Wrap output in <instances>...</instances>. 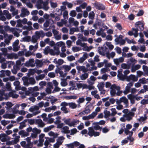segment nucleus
<instances>
[{
    "instance_id": "e433bc0d",
    "label": "nucleus",
    "mask_w": 148,
    "mask_h": 148,
    "mask_svg": "<svg viewBox=\"0 0 148 148\" xmlns=\"http://www.w3.org/2000/svg\"><path fill=\"white\" fill-rule=\"evenodd\" d=\"M69 128L67 126L63 127L61 129V132L64 134H68L70 133V130H69Z\"/></svg>"
},
{
    "instance_id": "dca6fc26",
    "label": "nucleus",
    "mask_w": 148,
    "mask_h": 148,
    "mask_svg": "<svg viewBox=\"0 0 148 148\" xmlns=\"http://www.w3.org/2000/svg\"><path fill=\"white\" fill-rule=\"evenodd\" d=\"M44 53L45 55L48 54L49 53L51 55L54 56L56 55L54 49H50L49 47L48 46L45 49Z\"/></svg>"
},
{
    "instance_id": "49530a36",
    "label": "nucleus",
    "mask_w": 148,
    "mask_h": 148,
    "mask_svg": "<svg viewBox=\"0 0 148 148\" xmlns=\"http://www.w3.org/2000/svg\"><path fill=\"white\" fill-rule=\"evenodd\" d=\"M71 119L70 118H68L66 119L65 118H64L62 119V121H63L64 123L66 125H68L70 127V125L71 124Z\"/></svg>"
},
{
    "instance_id": "8fccbe9b",
    "label": "nucleus",
    "mask_w": 148,
    "mask_h": 148,
    "mask_svg": "<svg viewBox=\"0 0 148 148\" xmlns=\"http://www.w3.org/2000/svg\"><path fill=\"white\" fill-rule=\"evenodd\" d=\"M43 62L40 60H39L36 59L35 61V64H36L37 65V66L40 67H41L43 64V62Z\"/></svg>"
},
{
    "instance_id": "a19ab883",
    "label": "nucleus",
    "mask_w": 148,
    "mask_h": 148,
    "mask_svg": "<svg viewBox=\"0 0 148 148\" xmlns=\"http://www.w3.org/2000/svg\"><path fill=\"white\" fill-rule=\"evenodd\" d=\"M79 145V143L77 141H75L72 143L68 144L67 146L69 148H74L75 147H76Z\"/></svg>"
},
{
    "instance_id": "f03ea898",
    "label": "nucleus",
    "mask_w": 148,
    "mask_h": 148,
    "mask_svg": "<svg viewBox=\"0 0 148 148\" xmlns=\"http://www.w3.org/2000/svg\"><path fill=\"white\" fill-rule=\"evenodd\" d=\"M121 87L116 86L115 84L112 85L111 87L110 93L112 96L115 95L121 96L123 92L122 90H120Z\"/></svg>"
},
{
    "instance_id": "bb28decb",
    "label": "nucleus",
    "mask_w": 148,
    "mask_h": 148,
    "mask_svg": "<svg viewBox=\"0 0 148 148\" xmlns=\"http://www.w3.org/2000/svg\"><path fill=\"white\" fill-rule=\"evenodd\" d=\"M10 11L12 12V14L13 16L16 15L18 14V10L16 9L12 6H10Z\"/></svg>"
},
{
    "instance_id": "774afa93",
    "label": "nucleus",
    "mask_w": 148,
    "mask_h": 148,
    "mask_svg": "<svg viewBox=\"0 0 148 148\" xmlns=\"http://www.w3.org/2000/svg\"><path fill=\"white\" fill-rule=\"evenodd\" d=\"M45 75L44 74H40L36 77V79L38 81L40 80H42L45 78Z\"/></svg>"
},
{
    "instance_id": "4c0bfd02",
    "label": "nucleus",
    "mask_w": 148,
    "mask_h": 148,
    "mask_svg": "<svg viewBox=\"0 0 148 148\" xmlns=\"http://www.w3.org/2000/svg\"><path fill=\"white\" fill-rule=\"evenodd\" d=\"M128 99L130 100L131 103L134 104L135 103V96H133L132 94H129L127 96Z\"/></svg>"
},
{
    "instance_id": "680f3d73",
    "label": "nucleus",
    "mask_w": 148,
    "mask_h": 148,
    "mask_svg": "<svg viewBox=\"0 0 148 148\" xmlns=\"http://www.w3.org/2000/svg\"><path fill=\"white\" fill-rule=\"evenodd\" d=\"M70 85L71 86L69 88V90H72L76 89V85L75 83L73 82H70Z\"/></svg>"
},
{
    "instance_id": "a18cd8bd",
    "label": "nucleus",
    "mask_w": 148,
    "mask_h": 148,
    "mask_svg": "<svg viewBox=\"0 0 148 148\" xmlns=\"http://www.w3.org/2000/svg\"><path fill=\"white\" fill-rule=\"evenodd\" d=\"M28 89L30 92L31 93L38 91L39 90V88L37 86H35L34 87H30Z\"/></svg>"
},
{
    "instance_id": "a878e982",
    "label": "nucleus",
    "mask_w": 148,
    "mask_h": 148,
    "mask_svg": "<svg viewBox=\"0 0 148 148\" xmlns=\"http://www.w3.org/2000/svg\"><path fill=\"white\" fill-rule=\"evenodd\" d=\"M132 127V126L130 124H127L126 125V128L125 130V133L126 134H129L131 133V132H132V131H129V130L131 129Z\"/></svg>"
},
{
    "instance_id": "79ce46f5",
    "label": "nucleus",
    "mask_w": 148,
    "mask_h": 148,
    "mask_svg": "<svg viewBox=\"0 0 148 148\" xmlns=\"http://www.w3.org/2000/svg\"><path fill=\"white\" fill-rule=\"evenodd\" d=\"M7 135L4 134H0V140L2 142H5L7 140Z\"/></svg>"
},
{
    "instance_id": "f8f14e48",
    "label": "nucleus",
    "mask_w": 148,
    "mask_h": 148,
    "mask_svg": "<svg viewBox=\"0 0 148 148\" xmlns=\"http://www.w3.org/2000/svg\"><path fill=\"white\" fill-rule=\"evenodd\" d=\"M88 134L91 137L92 136L96 137L100 135V132L96 131L92 127H89L88 128Z\"/></svg>"
},
{
    "instance_id": "39448f33",
    "label": "nucleus",
    "mask_w": 148,
    "mask_h": 148,
    "mask_svg": "<svg viewBox=\"0 0 148 148\" xmlns=\"http://www.w3.org/2000/svg\"><path fill=\"white\" fill-rule=\"evenodd\" d=\"M23 84L26 86H28L29 85H33L36 83V81L34 77H23L22 78Z\"/></svg>"
},
{
    "instance_id": "58836bf2",
    "label": "nucleus",
    "mask_w": 148,
    "mask_h": 148,
    "mask_svg": "<svg viewBox=\"0 0 148 148\" xmlns=\"http://www.w3.org/2000/svg\"><path fill=\"white\" fill-rule=\"evenodd\" d=\"M3 14L6 16L7 19H10L12 18V15L11 14L9 13L8 11L4 10L3 11Z\"/></svg>"
},
{
    "instance_id": "f3484780",
    "label": "nucleus",
    "mask_w": 148,
    "mask_h": 148,
    "mask_svg": "<svg viewBox=\"0 0 148 148\" xmlns=\"http://www.w3.org/2000/svg\"><path fill=\"white\" fill-rule=\"evenodd\" d=\"M25 65L27 67H34L35 66L34 60V59H31L29 61L26 62L25 64Z\"/></svg>"
},
{
    "instance_id": "ddd939ff",
    "label": "nucleus",
    "mask_w": 148,
    "mask_h": 148,
    "mask_svg": "<svg viewBox=\"0 0 148 148\" xmlns=\"http://www.w3.org/2000/svg\"><path fill=\"white\" fill-rule=\"evenodd\" d=\"M39 110L38 107L35 106L30 107L29 109V111L32 112L34 116H36L40 112V111Z\"/></svg>"
},
{
    "instance_id": "3c124183",
    "label": "nucleus",
    "mask_w": 148,
    "mask_h": 148,
    "mask_svg": "<svg viewBox=\"0 0 148 148\" xmlns=\"http://www.w3.org/2000/svg\"><path fill=\"white\" fill-rule=\"evenodd\" d=\"M93 114H91L88 116H85L82 117V119L83 120H88L90 119H93L95 117L93 115Z\"/></svg>"
},
{
    "instance_id": "0e129e2a",
    "label": "nucleus",
    "mask_w": 148,
    "mask_h": 148,
    "mask_svg": "<svg viewBox=\"0 0 148 148\" xmlns=\"http://www.w3.org/2000/svg\"><path fill=\"white\" fill-rule=\"evenodd\" d=\"M100 111V108L97 107L95 109V111L93 112L92 114H93V115L95 117L97 114Z\"/></svg>"
},
{
    "instance_id": "9b49d317",
    "label": "nucleus",
    "mask_w": 148,
    "mask_h": 148,
    "mask_svg": "<svg viewBox=\"0 0 148 148\" xmlns=\"http://www.w3.org/2000/svg\"><path fill=\"white\" fill-rule=\"evenodd\" d=\"M63 45H65V43L62 41H60L56 43L54 46V50L56 55H58L59 54L60 51L59 48L62 47Z\"/></svg>"
},
{
    "instance_id": "de8ad7c7",
    "label": "nucleus",
    "mask_w": 148,
    "mask_h": 148,
    "mask_svg": "<svg viewBox=\"0 0 148 148\" xmlns=\"http://www.w3.org/2000/svg\"><path fill=\"white\" fill-rule=\"evenodd\" d=\"M76 69L78 71V72L79 73L81 71L84 72L85 71V68L84 66H78L76 67Z\"/></svg>"
},
{
    "instance_id": "052dcab7",
    "label": "nucleus",
    "mask_w": 148,
    "mask_h": 148,
    "mask_svg": "<svg viewBox=\"0 0 148 148\" xmlns=\"http://www.w3.org/2000/svg\"><path fill=\"white\" fill-rule=\"evenodd\" d=\"M48 134L49 136L56 138L57 137L58 135L57 133H55L52 131L48 133Z\"/></svg>"
},
{
    "instance_id": "c756f323",
    "label": "nucleus",
    "mask_w": 148,
    "mask_h": 148,
    "mask_svg": "<svg viewBox=\"0 0 148 148\" xmlns=\"http://www.w3.org/2000/svg\"><path fill=\"white\" fill-rule=\"evenodd\" d=\"M88 55L86 53H85L83 56L78 60V62L80 63H82L87 58Z\"/></svg>"
},
{
    "instance_id": "72a5a7b5",
    "label": "nucleus",
    "mask_w": 148,
    "mask_h": 148,
    "mask_svg": "<svg viewBox=\"0 0 148 148\" xmlns=\"http://www.w3.org/2000/svg\"><path fill=\"white\" fill-rule=\"evenodd\" d=\"M97 90H96L92 91L91 92V94L94 98L98 99H100V97L99 95L97 94Z\"/></svg>"
},
{
    "instance_id": "5fc2aeb1",
    "label": "nucleus",
    "mask_w": 148,
    "mask_h": 148,
    "mask_svg": "<svg viewBox=\"0 0 148 148\" xmlns=\"http://www.w3.org/2000/svg\"><path fill=\"white\" fill-rule=\"evenodd\" d=\"M130 62L133 63L132 65H134L137 63V61L134 58L131 57L130 59L127 62V63L128 64H131Z\"/></svg>"
},
{
    "instance_id": "c9c22d12",
    "label": "nucleus",
    "mask_w": 148,
    "mask_h": 148,
    "mask_svg": "<svg viewBox=\"0 0 148 148\" xmlns=\"http://www.w3.org/2000/svg\"><path fill=\"white\" fill-rule=\"evenodd\" d=\"M80 122L79 121L76 119H74L71 122L70 127H75L79 124Z\"/></svg>"
},
{
    "instance_id": "ea45409f",
    "label": "nucleus",
    "mask_w": 148,
    "mask_h": 148,
    "mask_svg": "<svg viewBox=\"0 0 148 148\" xmlns=\"http://www.w3.org/2000/svg\"><path fill=\"white\" fill-rule=\"evenodd\" d=\"M90 112V110L89 108L88 107H86L85 108L84 110L81 112L79 113V115H84L85 114H88Z\"/></svg>"
},
{
    "instance_id": "6e6d98bb",
    "label": "nucleus",
    "mask_w": 148,
    "mask_h": 148,
    "mask_svg": "<svg viewBox=\"0 0 148 148\" xmlns=\"http://www.w3.org/2000/svg\"><path fill=\"white\" fill-rule=\"evenodd\" d=\"M62 68L64 69V71L66 73L67 71H69L71 69V66L66 65H63Z\"/></svg>"
},
{
    "instance_id": "5701e85b",
    "label": "nucleus",
    "mask_w": 148,
    "mask_h": 148,
    "mask_svg": "<svg viewBox=\"0 0 148 148\" xmlns=\"http://www.w3.org/2000/svg\"><path fill=\"white\" fill-rule=\"evenodd\" d=\"M54 22L53 20L51 19H48L46 20L43 24V26L46 28L49 26L50 24L52 25L54 24Z\"/></svg>"
},
{
    "instance_id": "9d476101",
    "label": "nucleus",
    "mask_w": 148,
    "mask_h": 148,
    "mask_svg": "<svg viewBox=\"0 0 148 148\" xmlns=\"http://www.w3.org/2000/svg\"><path fill=\"white\" fill-rule=\"evenodd\" d=\"M123 36L121 35H120L119 36L115 39L114 41L116 45H119L120 46L124 45L125 44V39H123Z\"/></svg>"
},
{
    "instance_id": "a211bd4d",
    "label": "nucleus",
    "mask_w": 148,
    "mask_h": 148,
    "mask_svg": "<svg viewBox=\"0 0 148 148\" xmlns=\"http://www.w3.org/2000/svg\"><path fill=\"white\" fill-rule=\"evenodd\" d=\"M135 27L138 30L142 31L144 29V25L141 21L136 22L135 23Z\"/></svg>"
},
{
    "instance_id": "09e8293b",
    "label": "nucleus",
    "mask_w": 148,
    "mask_h": 148,
    "mask_svg": "<svg viewBox=\"0 0 148 148\" xmlns=\"http://www.w3.org/2000/svg\"><path fill=\"white\" fill-rule=\"evenodd\" d=\"M53 88V86L51 85H48V87L45 89V91L47 94H49L51 92V90Z\"/></svg>"
},
{
    "instance_id": "b1692460",
    "label": "nucleus",
    "mask_w": 148,
    "mask_h": 148,
    "mask_svg": "<svg viewBox=\"0 0 148 148\" xmlns=\"http://www.w3.org/2000/svg\"><path fill=\"white\" fill-rule=\"evenodd\" d=\"M19 41L18 40H16L13 43V50L14 51H17L19 48L18 46Z\"/></svg>"
},
{
    "instance_id": "4d7b16f0",
    "label": "nucleus",
    "mask_w": 148,
    "mask_h": 148,
    "mask_svg": "<svg viewBox=\"0 0 148 148\" xmlns=\"http://www.w3.org/2000/svg\"><path fill=\"white\" fill-rule=\"evenodd\" d=\"M57 73H59L60 74V76L64 77L66 76L67 73L66 72L64 73L60 69H59L57 72Z\"/></svg>"
},
{
    "instance_id": "2f4dec72",
    "label": "nucleus",
    "mask_w": 148,
    "mask_h": 148,
    "mask_svg": "<svg viewBox=\"0 0 148 148\" xmlns=\"http://www.w3.org/2000/svg\"><path fill=\"white\" fill-rule=\"evenodd\" d=\"M95 6L96 9L100 10H103L105 9V6L100 3H95Z\"/></svg>"
},
{
    "instance_id": "338daca9",
    "label": "nucleus",
    "mask_w": 148,
    "mask_h": 148,
    "mask_svg": "<svg viewBox=\"0 0 148 148\" xmlns=\"http://www.w3.org/2000/svg\"><path fill=\"white\" fill-rule=\"evenodd\" d=\"M104 117L105 118H107L109 116H111V114L110 112L107 110L104 111Z\"/></svg>"
},
{
    "instance_id": "13d9d810",
    "label": "nucleus",
    "mask_w": 148,
    "mask_h": 148,
    "mask_svg": "<svg viewBox=\"0 0 148 148\" xmlns=\"http://www.w3.org/2000/svg\"><path fill=\"white\" fill-rule=\"evenodd\" d=\"M131 66V64H127L125 63H123L121 65V68L123 69H129Z\"/></svg>"
},
{
    "instance_id": "393cba45",
    "label": "nucleus",
    "mask_w": 148,
    "mask_h": 148,
    "mask_svg": "<svg viewBox=\"0 0 148 148\" xmlns=\"http://www.w3.org/2000/svg\"><path fill=\"white\" fill-rule=\"evenodd\" d=\"M16 135L17 134H14L12 135L13 137H15L14 138H13V140H12V142L14 144L17 143L19 141V139L20 138V136H16Z\"/></svg>"
},
{
    "instance_id": "20e7f679",
    "label": "nucleus",
    "mask_w": 148,
    "mask_h": 148,
    "mask_svg": "<svg viewBox=\"0 0 148 148\" xmlns=\"http://www.w3.org/2000/svg\"><path fill=\"white\" fill-rule=\"evenodd\" d=\"M48 4V1L43 2L42 0H37L36 6L38 9L42 8L45 11H47L49 8Z\"/></svg>"
},
{
    "instance_id": "2eb2a0df",
    "label": "nucleus",
    "mask_w": 148,
    "mask_h": 148,
    "mask_svg": "<svg viewBox=\"0 0 148 148\" xmlns=\"http://www.w3.org/2000/svg\"><path fill=\"white\" fill-rule=\"evenodd\" d=\"M104 82H100L98 84L97 87L99 90L100 92L101 95H104L106 92V90L104 89Z\"/></svg>"
},
{
    "instance_id": "412c9836",
    "label": "nucleus",
    "mask_w": 148,
    "mask_h": 148,
    "mask_svg": "<svg viewBox=\"0 0 148 148\" xmlns=\"http://www.w3.org/2000/svg\"><path fill=\"white\" fill-rule=\"evenodd\" d=\"M138 77L133 75H131L127 77V80L128 82L132 80L133 82H136L138 80Z\"/></svg>"
},
{
    "instance_id": "bf43d9fd",
    "label": "nucleus",
    "mask_w": 148,
    "mask_h": 148,
    "mask_svg": "<svg viewBox=\"0 0 148 148\" xmlns=\"http://www.w3.org/2000/svg\"><path fill=\"white\" fill-rule=\"evenodd\" d=\"M88 73H84L81 75L80 77L81 79L82 80H84L88 77Z\"/></svg>"
},
{
    "instance_id": "4be33fe9",
    "label": "nucleus",
    "mask_w": 148,
    "mask_h": 148,
    "mask_svg": "<svg viewBox=\"0 0 148 148\" xmlns=\"http://www.w3.org/2000/svg\"><path fill=\"white\" fill-rule=\"evenodd\" d=\"M35 35L39 39L40 37L43 38L45 36V33L42 30L36 32Z\"/></svg>"
},
{
    "instance_id": "e2e57ef3",
    "label": "nucleus",
    "mask_w": 148,
    "mask_h": 148,
    "mask_svg": "<svg viewBox=\"0 0 148 148\" xmlns=\"http://www.w3.org/2000/svg\"><path fill=\"white\" fill-rule=\"evenodd\" d=\"M39 39L35 35L32 36L31 42L33 43H37V40Z\"/></svg>"
},
{
    "instance_id": "6e6552de",
    "label": "nucleus",
    "mask_w": 148,
    "mask_h": 148,
    "mask_svg": "<svg viewBox=\"0 0 148 148\" xmlns=\"http://www.w3.org/2000/svg\"><path fill=\"white\" fill-rule=\"evenodd\" d=\"M98 51L99 53L102 56L106 55L107 57L109 59H110L109 56V51L108 49L106 47H99L98 48Z\"/></svg>"
},
{
    "instance_id": "864d4df0",
    "label": "nucleus",
    "mask_w": 148,
    "mask_h": 148,
    "mask_svg": "<svg viewBox=\"0 0 148 148\" xmlns=\"http://www.w3.org/2000/svg\"><path fill=\"white\" fill-rule=\"evenodd\" d=\"M36 122L38 124V126L40 127H42L45 125V124L41 119L36 120Z\"/></svg>"
},
{
    "instance_id": "423d86ee",
    "label": "nucleus",
    "mask_w": 148,
    "mask_h": 148,
    "mask_svg": "<svg viewBox=\"0 0 148 148\" xmlns=\"http://www.w3.org/2000/svg\"><path fill=\"white\" fill-rule=\"evenodd\" d=\"M134 116V112L129 111L128 114H123V117L120 118V120L123 122H125L126 120L129 121L132 119Z\"/></svg>"
},
{
    "instance_id": "0eeeda50",
    "label": "nucleus",
    "mask_w": 148,
    "mask_h": 148,
    "mask_svg": "<svg viewBox=\"0 0 148 148\" xmlns=\"http://www.w3.org/2000/svg\"><path fill=\"white\" fill-rule=\"evenodd\" d=\"M27 143L25 141H23L20 143L21 145L24 148H31L32 147L33 143L31 142L30 137H27L25 139Z\"/></svg>"
},
{
    "instance_id": "aec40b11",
    "label": "nucleus",
    "mask_w": 148,
    "mask_h": 148,
    "mask_svg": "<svg viewBox=\"0 0 148 148\" xmlns=\"http://www.w3.org/2000/svg\"><path fill=\"white\" fill-rule=\"evenodd\" d=\"M104 29L101 28L99 30H97L96 34L97 36H101L102 38H105L106 36V34L104 32Z\"/></svg>"
},
{
    "instance_id": "c85d7f7f",
    "label": "nucleus",
    "mask_w": 148,
    "mask_h": 148,
    "mask_svg": "<svg viewBox=\"0 0 148 148\" xmlns=\"http://www.w3.org/2000/svg\"><path fill=\"white\" fill-rule=\"evenodd\" d=\"M124 60V58L123 57H120L118 58L114 59V61L115 64L119 65L120 63L122 62Z\"/></svg>"
},
{
    "instance_id": "6ab92c4d",
    "label": "nucleus",
    "mask_w": 148,
    "mask_h": 148,
    "mask_svg": "<svg viewBox=\"0 0 148 148\" xmlns=\"http://www.w3.org/2000/svg\"><path fill=\"white\" fill-rule=\"evenodd\" d=\"M29 14V12L27 9L23 8L21 10V13L20 14V16L22 17H24Z\"/></svg>"
},
{
    "instance_id": "f704fd0d",
    "label": "nucleus",
    "mask_w": 148,
    "mask_h": 148,
    "mask_svg": "<svg viewBox=\"0 0 148 148\" xmlns=\"http://www.w3.org/2000/svg\"><path fill=\"white\" fill-rule=\"evenodd\" d=\"M15 117V114H6L3 116L4 118L12 119Z\"/></svg>"
},
{
    "instance_id": "4468645a",
    "label": "nucleus",
    "mask_w": 148,
    "mask_h": 148,
    "mask_svg": "<svg viewBox=\"0 0 148 148\" xmlns=\"http://www.w3.org/2000/svg\"><path fill=\"white\" fill-rule=\"evenodd\" d=\"M41 130L40 129H38L36 127L33 128L32 133L31 134L30 136L29 137L30 138V139L31 138H36L38 136V135L41 132Z\"/></svg>"
},
{
    "instance_id": "c03bdc74",
    "label": "nucleus",
    "mask_w": 148,
    "mask_h": 148,
    "mask_svg": "<svg viewBox=\"0 0 148 148\" xmlns=\"http://www.w3.org/2000/svg\"><path fill=\"white\" fill-rule=\"evenodd\" d=\"M19 134L23 136H27L29 135V133L24 130H22L19 131Z\"/></svg>"
},
{
    "instance_id": "f257e3e1",
    "label": "nucleus",
    "mask_w": 148,
    "mask_h": 148,
    "mask_svg": "<svg viewBox=\"0 0 148 148\" xmlns=\"http://www.w3.org/2000/svg\"><path fill=\"white\" fill-rule=\"evenodd\" d=\"M68 106H69V108L72 109L75 108L77 106V105L74 103L71 102L68 103L65 102H62L60 104V106L62 107L60 110L63 111L64 114H67L69 112L66 107Z\"/></svg>"
},
{
    "instance_id": "473e14b6",
    "label": "nucleus",
    "mask_w": 148,
    "mask_h": 148,
    "mask_svg": "<svg viewBox=\"0 0 148 148\" xmlns=\"http://www.w3.org/2000/svg\"><path fill=\"white\" fill-rule=\"evenodd\" d=\"M45 134H40L39 136V141L40 143L38 145H40V146H42L43 145V143L44 141V138L45 137Z\"/></svg>"
},
{
    "instance_id": "603ef678",
    "label": "nucleus",
    "mask_w": 148,
    "mask_h": 148,
    "mask_svg": "<svg viewBox=\"0 0 148 148\" xmlns=\"http://www.w3.org/2000/svg\"><path fill=\"white\" fill-rule=\"evenodd\" d=\"M38 43H37L36 44V45L34 46L30 45L29 47V49L30 50H33L35 51L38 48Z\"/></svg>"
},
{
    "instance_id": "69168bd1",
    "label": "nucleus",
    "mask_w": 148,
    "mask_h": 148,
    "mask_svg": "<svg viewBox=\"0 0 148 148\" xmlns=\"http://www.w3.org/2000/svg\"><path fill=\"white\" fill-rule=\"evenodd\" d=\"M27 121V120H25L23 122L21 123L20 124V126L19 128L20 129H23L24 127L26 126V124L25 122Z\"/></svg>"
},
{
    "instance_id": "1a4fd4ad",
    "label": "nucleus",
    "mask_w": 148,
    "mask_h": 148,
    "mask_svg": "<svg viewBox=\"0 0 148 148\" xmlns=\"http://www.w3.org/2000/svg\"><path fill=\"white\" fill-rule=\"evenodd\" d=\"M122 70L120 69L118 71V77H119L120 79L122 80H124L127 77V75L130 73V71L128 70H126L123 72L124 75L122 73Z\"/></svg>"
},
{
    "instance_id": "7ed1b4c3",
    "label": "nucleus",
    "mask_w": 148,
    "mask_h": 148,
    "mask_svg": "<svg viewBox=\"0 0 148 148\" xmlns=\"http://www.w3.org/2000/svg\"><path fill=\"white\" fill-rule=\"evenodd\" d=\"M18 97V95L14 93L13 91L10 92L8 94L4 91L0 90V101H2L3 99H7L9 97L16 98Z\"/></svg>"
},
{
    "instance_id": "cd10ccee",
    "label": "nucleus",
    "mask_w": 148,
    "mask_h": 148,
    "mask_svg": "<svg viewBox=\"0 0 148 148\" xmlns=\"http://www.w3.org/2000/svg\"><path fill=\"white\" fill-rule=\"evenodd\" d=\"M141 67V66L138 64L136 65H132L131 67V72L132 73L135 72L136 70L139 69Z\"/></svg>"
},
{
    "instance_id": "37998d69",
    "label": "nucleus",
    "mask_w": 148,
    "mask_h": 148,
    "mask_svg": "<svg viewBox=\"0 0 148 148\" xmlns=\"http://www.w3.org/2000/svg\"><path fill=\"white\" fill-rule=\"evenodd\" d=\"M20 69V68L18 66L14 65L13 66V69L12 70V72L13 74H15Z\"/></svg>"
},
{
    "instance_id": "7c9ffc66",
    "label": "nucleus",
    "mask_w": 148,
    "mask_h": 148,
    "mask_svg": "<svg viewBox=\"0 0 148 148\" xmlns=\"http://www.w3.org/2000/svg\"><path fill=\"white\" fill-rule=\"evenodd\" d=\"M121 100L122 102H123L125 105V107H127L128 106V100L126 97L125 96H123L121 98Z\"/></svg>"
}]
</instances>
